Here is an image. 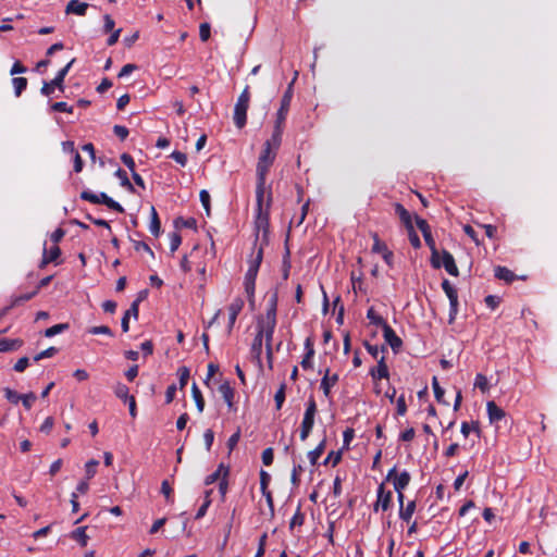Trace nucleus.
Listing matches in <instances>:
<instances>
[{
  "mask_svg": "<svg viewBox=\"0 0 557 557\" xmlns=\"http://www.w3.org/2000/svg\"><path fill=\"white\" fill-rule=\"evenodd\" d=\"M276 152L271 149V141H265L257 164L256 194L259 196L267 190L265 182L270 166L273 164Z\"/></svg>",
  "mask_w": 557,
  "mask_h": 557,
  "instance_id": "nucleus-1",
  "label": "nucleus"
},
{
  "mask_svg": "<svg viewBox=\"0 0 557 557\" xmlns=\"http://www.w3.org/2000/svg\"><path fill=\"white\" fill-rule=\"evenodd\" d=\"M256 216H255V224L258 232L263 231L265 232L269 226V213H270V207L272 202V196L271 190L263 191L260 197L259 194H256Z\"/></svg>",
  "mask_w": 557,
  "mask_h": 557,
  "instance_id": "nucleus-2",
  "label": "nucleus"
},
{
  "mask_svg": "<svg viewBox=\"0 0 557 557\" xmlns=\"http://www.w3.org/2000/svg\"><path fill=\"white\" fill-rule=\"evenodd\" d=\"M318 412L317 403L313 398V396H310L307 404H306V410L304 413V418L300 424V433L299 437L302 442L307 441L309 437L313 425H314V419Z\"/></svg>",
  "mask_w": 557,
  "mask_h": 557,
  "instance_id": "nucleus-3",
  "label": "nucleus"
},
{
  "mask_svg": "<svg viewBox=\"0 0 557 557\" xmlns=\"http://www.w3.org/2000/svg\"><path fill=\"white\" fill-rule=\"evenodd\" d=\"M250 95L246 87L239 95L234 107V123L238 128H243L247 122V110L249 107Z\"/></svg>",
  "mask_w": 557,
  "mask_h": 557,
  "instance_id": "nucleus-4",
  "label": "nucleus"
},
{
  "mask_svg": "<svg viewBox=\"0 0 557 557\" xmlns=\"http://www.w3.org/2000/svg\"><path fill=\"white\" fill-rule=\"evenodd\" d=\"M74 62L75 59H72L64 67H62L57 73L55 77L52 81L44 82L40 92L44 96L49 97L53 94L55 88H58L60 91H64V79Z\"/></svg>",
  "mask_w": 557,
  "mask_h": 557,
  "instance_id": "nucleus-5",
  "label": "nucleus"
},
{
  "mask_svg": "<svg viewBox=\"0 0 557 557\" xmlns=\"http://www.w3.org/2000/svg\"><path fill=\"white\" fill-rule=\"evenodd\" d=\"M256 327L257 334L251 344V354L255 358L260 360L262 354L263 338L265 339V345L269 344V342H272L275 329H271V331H269L270 333H268V331H265V324L260 322H257Z\"/></svg>",
  "mask_w": 557,
  "mask_h": 557,
  "instance_id": "nucleus-6",
  "label": "nucleus"
},
{
  "mask_svg": "<svg viewBox=\"0 0 557 557\" xmlns=\"http://www.w3.org/2000/svg\"><path fill=\"white\" fill-rule=\"evenodd\" d=\"M276 307H277V293H273L269 298L267 312L264 315L258 318L257 322L265 324V331H271L276 326Z\"/></svg>",
  "mask_w": 557,
  "mask_h": 557,
  "instance_id": "nucleus-7",
  "label": "nucleus"
},
{
  "mask_svg": "<svg viewBox=\"0 0 557 557\" xmlns=\"http://www.w3.org/2000/svg\"><path fill=\"white\" fill-rule=\"evenodd\" d=\"M386 480L393 481L395 491H404L408 486L411 476L407 470L397 473L396 467H394L388 471Z\"/></svg>",
  "mask_w": 557,
  "mask_h": 557,
  "instance_id": "nucleus-8",
  "label": "nucleus"
},
{
  "mask_svg": "<svg viewBox=\"0 0 557 557\" xmlns=\"http://www.w3.org/2000/svg\"><path fill=\"white\" fill-rule=\"evenodd\" d=\"M376 503L373 506L374 511H377L379 508L382 510H387L392 505V492L385 491L384 484H380L376 491Z\"/></svg>",
  "mask_w": 557,
  "mask_h": 557,
  "instance_id": "nucleus-9",
  "label": "nucleus"
},
{
  "mask_svg": "<svg viewBox=\"0 0 557 557\" xmlns=\"http://www.w3.org/2000/svg\"><path fill=\"white\" fill-rule=\"evenodd\" d=\"M383 337L385 342L391 346L394 352H398V350L403 346L401 338L395 333V331L387 324L384 325Z\"/></svg>",
  "mask_w": 557,
  "mask_h": 557,
  "instance_id": "nucleus-10",
  "label": "nucleus"
},
{
  "mask_svg": "<svg viewBox=\"0 0 557 557\" xmlns=\"http://www.w3.org/2000/svg\"><path fill=\"white\" fill-rule=\"evenodd\" d=\"M290 100H292V86L288 87L287 91L282 97L281 107L276 113L275 123L284 124L287 113H288V110H289Z\"/></svg>",
  "mask_w": 557,
  "mask_h": 557,
  "instance_id": "nucleus-11",
  "label": "nucleus"
},
{
  "mask_svg": "<svg viewBox=\"0 0 557 557\" xmlns=\"http://www.w3.org/2000/svg\"><path fill=\"white\" fill-rule=\"evenodd\" d=\"M372 380L374 382L382 380V379H388L389 377V371L387 368V364L385 362V356L382 355L380 359L377 360V366L375 368H372L369 372Z\"/></svg>",
  "mask_w": 557,
  "mask_h": 557,
  "instance_id": "nucleus-12",
  "label": "nucleus"
},
{
  "mask_svg": "<svg viewBox=\"0 0 557 557\" xmlns=\"http://www.w3.org/2000/svg\"><path fill=\"white\" fill-rule=\"evenodd\" d=\"M338 379L339 377L337 373L331 374L329 369L325 370L320 384V387L323 391L325 397L329 398L331 396V389L337 384Z\"/></svg>",
  "mask_w": 557,
  "mask_h": 557,
  "instance_id": "nucleus-13",
  "label": "nucleus"
},
{
  "mask_svg": "<svg viewBox=\"0 0 557 557\" xmlns=\"http://www.w3.org/2000/svg\"><path fill=\"white\" fill-rule=\"evenodd\" d=\"M444 268L446 272L453 276H458L459 271L456 265L453 255L447 250H442L441 268Z\"/></svg>",
  "mask_w": 557,
  "mask_h": 557,
  "instance_id": "nucleus-14",
  "label": "nucleus"
},
{
  "mask_svg": "<svg viewBox=\"0 0 557 557\" xmlns=\"http://www.w3.org/2000/svg\"><path fill=\"white\" fill-rule=\"evenodd\" d=\"M244 308V300L235 298L228 306V331H231L236 322V319Z\"/></svg>",
  "mask_w": 557,
  "mask_h": 557,
  "instance_id": "nucleus-15",
  "label": "nucleus"
},
{
  "mask_svg": "<svg viewBox=\"0 0 557 557\" xmlns=\"http://www.w3.org/2000/svg\"><path fill=\"white\" fill-rule=\"evenodd\" d=\"M486 411L491 423H497L505 418V411L494 401H487Z\"/></svg>",
  "mask_w": 557,
  "mask_h": 557,
  "instance_id": "nucleus-16",
  "label": "nucleus"
},
{
  "mask_svg": "<svg viewBox=\"0 0 557 557\" xmlns=\"http://www.w3.org/2000/svg\"><path fill=\"white\" fill-rule=\"evenodd\" d=\"M88 4L85 2H81L79 0H71L65 9L66 14H76L79 16H84L86 14Z\"/></svg>",
  "mask_w": 557,
  "mask_h": 557,
  "instance_id": "nucleus-17",
  "label": "nucleus"
},
{
  "mask_svg": "<svg viewBox=\"0 0 557 557\" xmlns=\"http://www.w3.org/2000/svg\"><path fill=\"white\" fill-rule=\"evenodd\" d=\"M219 392L220 394L222 395L224 401L226 403L227 407L230 409H233V399H234V389L233 387L231 386L230 382H223L220 386H219Z\"/></svg>",
  "mask_w": 557,
  "mask_h": 557,
  "instance_id": "nucleus-18",
  "label": "nucleus"
},
{
  "mask_svg": "<svg viewBox=\"0 0 557 557\" xmlns=\"http://www.w3.org/2000/svg\"><path fill=\"white\" fill-rule=\"evenodd\" d=\"M395 213L399 216L400 221L405 225L406 228L409 226H413L412 224V218L409 211L400 203H395Z\"/></svg>",
  "mask_w": 557,
  "mask_h": 557,
  "instance_id": "nucleus-19",
  "label": "nucleus"
},
{
  "mask_svg": "<svg viewBox=\"0 0 557 557\" xmlns=\"http://www.w3.org/2000/svg\"><path fill=\"white\" fill-rule=\"evenodd\" d=\"M149 231L150 233L158 237L161 232V223L158 215V212L153 206L150 208V224H149Z\"/></svg>",
  "mask_w": 557,
  "mask_h": 557,
  "instance_id": "nucleus-20",
  "label": "nucleus"
},
{
  "mask_svg": "<svg viewBox=\"0 0 557 557\" xmlns=\"http://www.w3.org/2000/svg\"><path fill=\"white\" fill-rule=\"evenodd\" d=\"M60 253H61V250L57 245L52 246L50 249H47L45 247L44 256H42V260H41V267H44L50 262L57 261V259L60 257Z\"/></svg>",
  "mask_w": 557,
  "mask_h": 557,
  "instance_id": "nucleus-21",
  "label": "nucleus"
},
{
  "mask_svg": "<svg viewBox=\"0 0 557 557\" xmlns=\"http://www.w3.org/2000/svg\"><path fill=\"white\" fill-rule=\"evenodd\" d=\"M283 134V124L275 123L274 131L271 138L268 141H271V149L276 152L282 141Z\"/></svg>",
  "mask_w": 557,
  "mask_h": 557,
  "instance_id": "nucleus-22",
  "label": "nucleus"
},
{
  "mask_svg": "<svg viewBox=\"0 0 557 557\" xmlns=\"http://www.w3.org/2000/svg\"><path fill=\"white\" fill-rule=\"evenodd\" d=\"M228 474V469L225 468L222 463L218 467V469L212 472L211 474L207 475L206 479H205V484L206 485H210V484H213L214 482H216L218 480H220V478L222 476H227Z\"/></svg>",
  "mask_w": 557,
  "mask_h": 557,
  "instance_id": "nucleus-23",
  "label": "nucleus"
},
{
  "mask_svg": "<svg viewBox=\"0 0 557 557\" xmlns=\"http://www.w3.org/2000/svg\"><path fill=\"white\" fill-rule=\"evenodd\" d=\"M326 438L324 437L320 444L308 453V459L312 466H314L325 449Z\"/></svg>",
  "mask_w": 557,
  "mask_h": 557,
  "instance_id": "nucleus-24",
  "label": "nucleus"
},
{
  "mask_svg": "<svg viewBox=\"0 0 557 557\" xmlns=\"http://www.w3.org/2000/svg\"><path fill=\"white\" fill-rule=\"evenodd\" d=\"M71 537L77 541L82 547L87 546L89 536L86 534V527H79L71 533Z\"/></svg>",
  "mask_w": 557,
  "mask_h": 557,
  "instance_id": "nucleus-25",
  "label": "nucleus"
},
{
  "mask_svg": "<svg viewBox=\"0 0 557 557\" xmlns=\"http://www.w3.org/2000/svg\"><path fill=\"white\" fill-rule=\"evenodd\" d=\"M367 318L371 324L381 326L382 329H384V325H387L386 321L375 311L373 307L368 309Z\"/></svg>",
  "mask_w": 557,
  "mask_h": 557,
  "instance_id": "nucleus-26",
  "label": "nucleus"
},
{
  "mask_svg": "<svg viewBox=\"0 0 557 557\" xmlns=\"http://www.w3.org/2000/svg\"><path fill=\"white\" fill-rule=\"evenodd\" d=\"M416 510V502L411 500L406 506L399 509V518L406 522H409Z\"/></svg>",
  "mask_w": 557,
  "mask_h": 557,
  "instance_id": "nucleus-27",
  "label": "nucleus"
},
{
  "mask_svg": "<svg viewBox=\"0 0 557 557\" xmlns=\"http://www.w3.org/2000/svg\"><path fill=\"white\" fill-rule=\"evenodd\" d=\"M191 395L196 403L197 410L201 413L205 409V399L196 383H194L191 386Z\"/></svg>",
  "mask_w": 557,
  "mask_h": 557,
  "instance_id": "nucleus-28",
  "label": "nucleus"
},
{
  "mask_svg": "<svg viewBox=\"0 0 557 557\" xmlns=\"http://www.w3.org/2000/svg\"><path fill=\"white\" fill-rule=\"evenodd\" d=\"M495 276L499 280L507 282V283H510L515 280L513 272L505 267H496L495 268Z\"/></svg>",
  "mask_w": 557,
  "mask_h": 557,
  "instance_id": "nucleus-29",
  "label": "nucleus"
},
{
  "mask_svg": "<svg viewBox=\"0 0 557 557\" xmlns=\"http://www.w3.org/2000/svg\"><path fill=\"white\" fill-rule=\"evenodd\" d=\"M22 346V341L20 339H0V351H11L15 350Z\"/></svg>",
  "mask_w": 557,
  "mask_h": 557,
  "instance_id": "nucleus-30",
  "label": "nucleus"
},
{
  "mask_svg": "<svg viewBox=\"0 0 557 557\" xmlns=\"http://www.w3.org/2000/svg\"><path fill=\"white\" fill-rule=\"evenodd\" d=\"M113 389H114L115 396L117 398H120L121 400L128 401L129 398L132 397V396H129L128 387L125 384L121 383V382L116 383L114 385Z\"/></svg>",
  "mask_w": 557,
  "mask_h": 557,
  "instance_id": "nucleus-31",
  "label": "nucleus"
},
{
  "mask_svg": "<svg viewBox=\"0 0 557 557\" xmlns=\"http://www.w3.org/2000/svg\"><path fill=\"white\" fill-rule=\"evenodd\" d=\"M364 347L367 351L376 360H379L380 357L386 351L385 346L372 345L368 342H364Z\"/></svg>",
  "mask_w": 557,
  "mask_h": 557,
  "instance_id": "nucleus-32",
  "label": "nucleus"
},
{
  "mask_svg": "<svg viewBox=\"0 0 557 557\" xmlns=\"http://www.w3.org/2000/svg\"><path fill=\"white\" fill-rule=\"evenodd\" d=\"M101 198H102V203L106 205L108 208H110L114 211H117L120 213L124 212V208L117 201H115L114 199L109 197L106 193H102Z\"/></svg>",
  "mask_w": 557,
  "mask_h": 557,
  "instance_id": "nucleus-33",
  "label": "nucleus"
},
{
  "mask_svg": "<svg viewBox=\"0 0 557 557\" xmlns=\"http://www.w3.org/2000/svg\"><path fill=\"white\" fill-rule=\"evenodd\" d=\"M101 198H102V203L106 205L108 208H110L114 211H117L120 213L124 212V208L117 201H115L114 199L109 197L106 193H102Z\"/></svg>",
  "mask_w": 557,
  "mask_h": 557,
  "instance_id": "nucleus-34",
  "label": "nucleus"
},
{
  "mask_svg": "<svg viewBox=\"0 0 557 557\" xmlns=\"http://www.w3.org/2000/svg\"><path fill=\"white\" fill-rule=\"evenodd\" d=\"M262 258H263V250L262 248H258V250L256 251L255 255L251 256V258L249 259L248 263H249V269H253L255 268V271L259 272V268H260V264L262 262Z\"/></svg>",
  "mask_w": 557,
  "mask_h": 557,
  "instance_id": "nucleus-35",
  "label": "nucleus"
},
{
  "mask_svg": "<svg viewBox=\"0 0 557 557\" xmlns=\"http://www.w3.org/2000/svg\"><path fill=\"white\" fill-rule=\"evenodd\" d=\"M115 176L120 180L121 185L125 187L129 191H134V186L128 180L127 173L123 169H117L115 171Z\"/></svg>",
  "mask_w": 557,
  "mask_h": 557,
  "instance_id": "nucleus-36",
  "label": "nucleus"
},
{
  "mask_svg": "<svg viewBox=\"0 0 557 557\" xmlns=\"http://www.w3.org/2000/svg\"><path fill=\"white\" fill-rule=\"evenodd\" d=\"M14 92L16 97H20L23 90L27 87V79L25 77H14L12 79Z\"/></svg>",
  "mask_w": 557,
  "mask_h": 557,
  "instance_id": "nucleus-37",
  "label": "nucleus"
},
{
  "mask_svg": "<svg viewBox=\"0 0 557 557\" xmlns=\"http://www.w3.org/2000/svg\"><path fill=\"white\" fill-rule=\"evenodd\" d=\"M102 193L100 194H95L90 190H84L81 193V198L83 200H86V201H89L91 203H102Z\"/></svg>",
  "mask_w": 557,
  "mask_h": 557,
  "instance_id": "nucleus-38",
  "label": "nucleus"
},
{
  "mask_svg": "<svg viewBox=\"0 0 557 557\" xmlns=\"http://www.w3.org/2000/svg\"><path fill=\"white\" fill-rule=\"evenodd\" d=\"M67 329H69V324L67 323L55 324V325H52L51 327H48L45 331V336L46 337H52V336H55V335L64 332Z\"/></svg>",
  "mask_w": 557,
  "mask_h": 557,
  "instance_id": "nucleus-39",
  "label": "nucleus"
},
{
  "mask_svg": "<svg viewBox=\"0 0 557 557\" xmlns=\"http://www.w3.org/2000/svg\"><path fill=\"white\" fill-rule=\"evenodd\" d=\"M372 238H373L372 252L383 255L388 249L386 244L380 240L376 233L372 234Z\"/></svg>",
  "mask_w": 557,
  "mask_h": 557,
  "instance_id": "nucleus-40",
  "label": "nucleus"
},
{
  "mask_svg": "<svg viewBox=\"0 0 557 557\" xmlns=\"http://www.w3.org/2000/svg\"><path fill=\"white\" fill-rule=\"evenodd\" d=\"M474 387L479 388L481 392L485 393L488 391V380L482 373H478L474 380Z\"/></svg>",
  "mask_w": 557,
  "mask_h": 557,
  "instance_id": "nucleus-41",
  "label": "nucleus"
},
{
  "mask_svg": "<svg viewBox=\"0 0 557 557\" xmlns=\"http://www.w3.org/2000/svg\"><path fill=\"white\" fill-rule=\"evenodd\" d=\"M432 386H433V392H434V396L436 398V400L438 403H443V404H447L445 400H444V394H445V391L444 388H442L440 386V383L437 381V377L434 376L433 380H432Z\"/></svg>",
  "mask_w": 557,
  "mask_h": 557,
  "instance_id": "nucleus-42",
  "label": "nucleus"
},
{
  "mask_svg": "<svg viewBox=\"0 0 557 557\" xmlns=\"http://www.w3.org/2000/svg\"><path fill=\"white\" fill-rule=\"evenodd\" d=\"M210 493H211V491L206 492L205 502L197 510L196 516H195L196 519H201L207 513V510L211 504Z\"/></svg>",
  "mask_w": 557,
  "mask_h": 557,
  "instance_id": "nucleus-43",
  "label": "nucleus"
},
{
  "mask_svg": "<svg viewBox=\"0 0 557 557\" xmlns=\"http://www.w3.org/2000/svg\"><path fill=\"white\" fill-rule=\"evenodd\" d=\"M430 250H431V259H430L431 265L434 269H440L441 261H442V251H438L436 247L430 248Z\"/></svg>",
  "mask_w": 557,
  "mask_h": 557,
  "instance_id": "nucleus-44",
  "label": "nucleus"
},
{
  "mask_svg": "<svg viewBox=\"0 0 557 557\" xmlns=\"http://www.w3.org/2000/svg\"><path fill=\"white\" fill-rule=\"evenodd\" d=\"M275 407L280 410L285 401V384H282L274 395Z\"/></svg>",
  "mask_w": 557,
  "mask_h": 557,
  "instance_id": "nucleus-45",
  "label": "nucleus"
},
{
  "mask_svg": "<svg viewBox=\"0 0 557 557\" xmlns=\"http://www.w3.org/2000/svg\"><path fill=\"white\" fill-rule=\"evenodd\" d=\"M313 355H314V349L313 348H310L309 351H307L300 362L302 369L305 370H310L312 369L313 367V363H312V358H313Z\"/></svg>",
  "mask_w": 557,
  "mask_h": 557,
  "instance_id": "nucleus-46",
  "label": "nucleus"
},
{
  "mask_svg": "<svg viewBox=\"0 0 557 557\" xmlns=\"http://www.w3.org/2000/svg\"><path fill=\"white\" fill-rule=\"evenodd\" d=\"M458 313V296L449 299V323H453Z\"/></svg>",
  "mask_w": 557,
  "mask_h": 557,
  "instance_id": "nucleus-47",
  "label": "nucleus"
},
{
  "mask_svg": "<svg viewBox=\"0 0 557 557\" xmlns=\"http://www.w3.org/2000/svg\"><path fill=\"white\" fill-rule=\"evenodd\" d=\"M3 393H4L5 398H7L10 403H12V404H14V405H17V404L20 403V400H21V395H20V394H17V393H16L15 391H13L12 388H10V387H5V388H3Z\"/></svg>",
  "mask_w": 557,
  "mask_h": 557,
  "instance_id": "nucleus-48",
  "label": "nucleus"
},
{
  "mask_svg": "<svg viewBox=\"0 0 557 557\" xmlns=\"http://www.w3.org/2000/svg\"><path fill=\"white\" fill-rule=\"evenodd\" d=\"M442 288L448 299L458 296L457 289L450 284L448 280H444L442 282Z\"/></svg>",
  "mask_w": 557,
  "mask_h": 557,
  "instance_id": "nucleus-49",
  "label": "nucleus"
},
{
  "mask_svg": "<svg viewBox=\"0 0 557 557\" xmlns=\"http://www.w3.org/2000/svg\"><path fill=\"white\" fill-rule=\"evenodd\" d=\"M88 332L92 335H100V334L108 335V336L113 335L111 329L107 325L92 326L88 330Z\"/></svg>",
  "mask_w": 557,
  "mask_h": 557,
  "instance_id": "nucleus-50",
  "label": "nucleus"
},
{
  "mask_svg": "<svg viewBox=\"0 0 557 557\" xmlns=\"http://www.w3.org/2000/svg\"><path fill=\"white\" fill-rule=\"evenodd\" d=\"M140 301H141V297H138L137 299H135L132 302L129 309H127L124 314L127 315V317H134L135 319H137L138 318V313H139V304H140Z\"/></svg>",
  "mask_w": 557,
  "mask_h": 557,
  "instance_id": "nucleus-51",
  "label": "nucleus"
},
{
  "mask_svg": "<svg viewBox=\"0 0 557 557\" xmlns=\"http://www.w3.org/2000/svg\"><path fill=\"white\" fill-rule=\"evenodd\" d=\"M50 109L52 111H55V112H66V113H72L73 112V107L69 106L64 101L52 103Z\"/></svg>",
  "mask_w": 557,
  "mask_h": 557,
  "instance_id": "nucleus-52",
  "label": "nucleus"
},
{
  "mask_svg": "<svg viewBox=\"0 0 557 557\" xmlns=\"http://www.w3.org/2000/svg\"><path fill=\"white\" fill-rule=\"evenodd\" d=\"M407 232H408V237H409V240H410V244L412 245L413 248H420L421 247V242H420V238L417 234V232L414 231V227L413 226H409L407 228Z\"/></svg>",
  "mask_w": 557,
  "mask_h": 557,
  "instance_id": "nucleus-53",
  "label": "nucleus"
},
{
  "mask_svg": "<svg viewBox=\"0 0 557 557\" xmlns=\"http://www.w3.org/2000/svg\"><path fill=\"white\" fill-rule=\"evenodd\" d=\"M35 400H36V395L30 392L28 394L21 395L20 401H22V404L26 410H29Z\"/></svg>",
  "mask_w": 557,
  "mask_h": 557,
  "instance_id": "nucleus-54",
  "label": "nucleus"
},
{
  "mask_svg": "<svg viewBox=\"0 0 557 557\" xmlns=\"http://www.w3.org/2000/svg\"><path fill=\"white\" fill-rule=\"evenodd\" d=\"M161 493L165 496L169 503L173 502V490L166 480L161 484Z\"/></svg>",
  "mask_w": 557,
  "mask_h": 557,
  "instance_id": "nucleus-55",
  "label": "nucleus"
},
{
  "mask_svg": "<svg viewBox=\"0 0 557 557\" xmlns=\"http://www.w3.org/2000/svg\"><path fill=\"white\" fill-rule=\"evenodd\" d=\"M57 352H58V349L55 347H49V348L42 350L41 352L37 354L34 357V360L39 361L45 358H50V357H53Z\"/></svg>",
  "mask_w": 557,
  "mask_h": 557,
  "instance_id": "nucleus-56",
  "label": "nucleus"
},
{
  "mask_svg": "<svg viewBox=\"0 0 557 557\" xmlns=\"http://www.w3.org/2000/svg\"><path fill=\"white\" fill-rule=\"evenodd\" d=\"M182 243V238L178 233L173 232L170 235V250L172 252L176 251Z\"/></svg>",
  "mask_w": 557,
  "mask_h": 557,
  "instance_id": "nucleus-57",
  "label": "nucleus"
},
{
  "mask_svg": "<svg viewBox=\"0 0 557 557\" xmlns=\"http://www.w3.org/2000/svg\"><path fill=\"white\" fill-rule=\"evenodd\" d=\"M180 375V388H184L187 385L189 379V370L186 367H182L178 369Z\"/></svg>",
  "mask_w": 557,
  "mask_h": 557,
  "instance_id": "nucleus-58",
  "label": "nucleus"
},
{
  "mask_svg": "<svg viewBox=\"0 0 557 557\" xmlns=\"http://www.w3.org/2000/svg\"><path fill=\"white\" fill-rule=\"evenodd\" d=\"M271 476L268 472L264 470H261L260 472V490L261 493L269 491L268 486L270 483Z\"/></svg>",
  "mask_w": 557,
  "mask_h": 557,
  "instance_id": "nucleus-59",
  "label": "nucleus"
},
{
  "mask_svg": "<svg viewBox=\"0 0 557 557\" xmlns=\"http://www.w3.org/2000/svg\"><path fill=\"white\" fill-rule=\"evenodd\" d=\"M354 436H355V431L354 429H346L344 432H343V446L344 448H348L351 441L354 440Z\"/></svg>",
  "mask_w": 557,
  "mask_h": 557,
  "instance_id": "nucleus-60",
  "label": "nucleus"
},
{
  "mask_svg": "<svg viewBox=\"0 0 557 557\" xmlns=\"http://www.w3.org/2000/svg\"><path fill=\"white\" fill-rule=\"evenodd\" d=\"M262 462L264 466H271L272 462H273V459H274V453H273V449L272 448H265L263 451H262Z\"/></svg>",
  "mask_w": 557,
  "mask_h": 557,
  "instance_id": "nucleus-61",
  "label": "nucleus"
},
{
  "mask_svg": "<svg viewBox=\"0 0 557 557\" xmlns=\"http://www.w3.org/2000/svg\"><path fill=\"white\" fill-rule=\"evenodd\" d=\"M305 520L304 515L300 512V509L298 508L295 515L290 519L289 528L293 529L296 525H302Z\"/></svg>",
  "mask_w": 557,
  "mask_h": 557,
  "instance_id": "nucleus-62",
  "label": "nucleus"
},
{
  "mask_svg": "<svg viewBox=\"0 0 557 557\" xmlns=\"http://www.w3.org/2000/svg\"><path fill=\"white\" fill-rule=\"evenodd\" d=\"M170 157L182 166H185L187 163V156L184 152L175 150Z\"/></svg>",
  "mask_w": 557,
  "mask_h": 557,
  "instance_id": "nucleus-63",
  "label": "nucleus"
},
{
  "mask_svg": "<svg viewBox=\"0 0 557 557\" xmlns=\"http://www.w3.org/2000/svg\"><path fill=\"white\" fill-rule=\"evenodd\" d=\"M210 25L208 23L200 24L199 27V37L202 41H207L210 38Z\"/></svg>",
  "mask_w": 557,
  "mask_h": 557,
  "instance_id": "nucleus-64",
  "label": "nucleus"
}]
</instances>
